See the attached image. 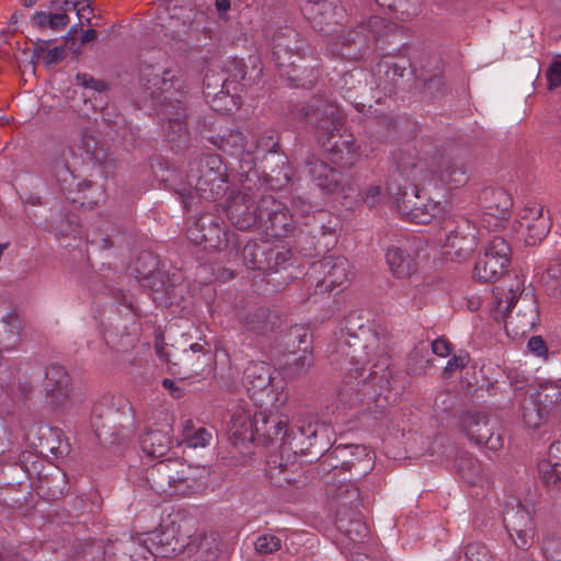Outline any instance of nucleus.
Here are the masks:
<instances>
[{"mask_svg": "<svg viewBox=\"0 0 561 561\" xmlns=\"http://www.w3.org/2000/svg\"><path fill=\"white\" fill-rule=\"evenodd\" d=\"M141 82L148 94L158 101L160 114L169 122L170 140L181 141L186 136L184 80L171 69L147 66L141 70Z\"/></svg>", "mask_w": 561, "mask_h": 561, "instance_id": "obj_1", "label": "nucleus"}, {"mask_svg": "<svg viewBox=\"0 0 561 561\" xmlns=\"http://www.w3.org/2000/svg\"><path fill=\"white\" fill-rule=\"evenodd\" d=\"M524 280L515 277L506 288H497L494 318L503 320L506 333L523 336L533 331L539 320L538 304L533 293L523 289Z\"/></svg>", "mask_w": 561, "mask_h": 561, "instance_id": "obj_2", "label": "nucleus"}, {"mask_svg": "<svg viewBox=\"0 0 561 561\" xmlns=\"http://www.w3.org/2000/svg\"><path fill=\"white\" fill-rule=\"evenodd\" d=\"M227 173L220 157L205 154L190 164L186 183L178 190L185 208L195 204V198L215 201L226 193Z\"/></svg>", "mask_w": 561, "mask_h": 561, "instance_id": "obj_3", "label": "nucleus"}, {"mask_svg": "<svg viewBox=\"0 0 561 561\" xmlns=\"http://www.w3.org/2000/svg\"><path fill=\"white\" fill-rule=\"evenodd\" d=\"M398 168L401 176L412 182L424 183L437 179L444 185L458 187L468 181L466 165L447 157H439L430 163L409 151L399 158Z\"/></svg>", "mask_w": 561, "mask_h": 561, "instance_id": "obj_4", "label": "nucleus"}, {"mask_svg": "<svg viewBox=\"0 0 561 561\" xmlns=\"http://www.w3.org/2000/svg\"><path fill=\"white\" fill-rule=\"evenodd\" d=\"M417 183L398 173L390 180L387 192L403 219L424 225L439 215L443 208L438 202L422 196Z\"/></svg>", "mask_w": 561, "mask_h": 561, "instance_id": "obj_5", "label": "nucleus"}, {"mask_svg": "<svg viewBox=\"0 0 561 561\" xmlns=\"http://www.w3.org/2000/svg\"><path fill=\"white\" fill-rule=\"evenodd\" d=\"M243 386L255 407H284L288 390L283 380L272 378V368L264 362H251L243 371Z\"/></svg>", "mask_w": 561, "mask_h": 561, "instance_id": "obj_6", "label": "nucleus"}, {"mask_svg": "<svg viewBox=\"0 0 561 561\" xmlns=\"http://www.w3.org/2000/svg\"><path fill=\"white\" fill-rule=\"evenodd\" d=\"M325 495L330 508L335 512L337 527L348 536L356 533L359 537L367 534V527L357 519L356 508L359 503V489L348 481L328 483Z\"/></svg>", "mask_w": 561, "mask_h": 561, "instance_id": "obj_7", "label": "nucleus"}, {"mask_svg": "<svg viewBox=\"0 0 561 561\" xmlns=\"http://www.w3.org/2000/svg\"><path fill=\"white\" fill-rule=\"evenodd\" d=\"M551 226L546 207L537 202H527L518 210L513 229L527 245H536L547 237Z\"/></svg>", "mask_w": 561, "mask_h": 561, "instance_id": "obj_8", "label": "nucleus"}, {"mask_svg": "<svg viewBox=\"0 0 561 561\" xmlns=\"http://www.w3.org/2000/svg\"><path fill=\"white\" fill-rule=\"evenodd\" d=\"M484 230L477 219H461L445 238L444 253L451 261L465 262L476 251Z\"/></svg>", "mask_w": 561, "mask_h": 561, "instance_id": "obj_9", "label": "nucleus"}, {"mask_svg": "<svg viewBox=\"0 0 561 561\" xmlns=\"http://www.w3.org/2000/svg\"><path fill=\"white\" fill-rule=\"evenodd\" d=\"M479 202L482 214L476 219L486 231L499 230L511 217L513 199L503 188L486 187L482 190Z\"/></svg>", "mask_w": 561, "mask_h": 561, "instance_id": "obj_10", "label": "nucleus"}, {"mask_svg": "<svg viewBox=\"0 0 561 561\" xmlns=\"http://www.w3.org/2000/svg\"><path fill=\"white\" fill-rule=\"evenodd\" d=\"M510 256L508 242L501 237H494L477 260L472 272L473 278L482 283L500 279L510 263Z\"/></svg>", "mask_w": 561, "mask_h": 561, "instance_id": "obj_11", "label": "nucleus"}, {"mask_svg": "<svg viewBox=\"0 0 561 561\" xmlns=\"http://www.w3.org/2000/svg\"><path fill=\"white\" fill-rule=\"evenodd\" d=\"M158 261L150 253H142L138 257L136 272L141 279L149 280L152 289V299L158 304H172L175 301L178 285L175 284V275L171 280L167 275L157 271Z\"/></svg>", "mask_w": 561, "mask_h": 561, "instance_id": "obj_12", "label": "nucleus"}, {"mask_svg": "<svg viewBox=\"0 0 561 561\" xmlns=\"http://www.w3.org/2000/svg\"><path fill=\"white\" fill-rule=\"evenodd\" d=\"M460 422L462 431L471 442L485 445L491 450L502 448L503 435L494 419L485 414L469 412L463 414Z\"/></svg>", "mask_w": 561, "mask_h": 561, "instance_id": "obj_13", "label": "nucleus"}, {"mask_svg": "<svg viewBox=\"0 0 561 561\" xmlns=\"http://www.w3.org/2000/svg\"><path fill=\"white\" fill-rule=\"evenodd\" d=\"M294 215L273 196L260 199V227L273 238L287 236L294 227Z\"/></svg>", "mask_w": 561, "mask_h": 561, "instance_id": "obj_14", "label": "nucleus"}, {"mask_svg": "<svg viewBox=\"0 0 561 561\" xmlns=\"http://www.w3.org/2000/svg\"><path fill=\"white\" fill-rule=\"evenodd\" d=\"M187 238L205 250H219L228 243V233L222 220L211 214L201 216L187 229Z\"/></svg>", "mask_w": 561, "mask_h": 561, "instance_id": "obj_15", "label": "nucleus"}, {"mask_svg": "<svg viewBox=\"0 0 561 561\" xmlns=\"http://www.w3.org/2000/svg\"><path fill=\"white\" fill-rule=\"evenodd\" d=\"M46 401L57 412L70 411L75 401L71 397L70 377L59 365H50L45 374Z\"/></svg>", "mask_w": 561, "mask_h": 561, "instance_id": "obj_16", "label": "nucleus"}, {"mask_svg": "<svg viewBox=\"0 0 561 561\" xmlns=\"http://www.w3.org/2000/svg\"><path fill=\"white\" fill-rule=\"evenodd\" d=\"M378 337L374 333L367 332L366 328H360L356 334H347L346 337L336 343V352L340 353L345 360L355 366L356 373L364 370L358 366H363L370 360L368 348H378Z\"/></svg>", "mask_w": 561, "mask_h": 561, "instance_id": "obj_17", "label": "nucleus"}, {"mask_svg": "<svg viewBox=\"0 0 561 561\" xmlns=\"http://www.w3.org/2000/svg\"><path fill=\"white\" fill-rule=\"evenodd\" d=\"M307 122L313 126L319 140L328 142L345 130L339 108L321 101L311 107L306 115Z\"/></svg>", "mask_w": 561, "mask_h": 561, "instance_id": "obj_18", "label": "nucleus"}, {"mask_svg": "<svg viewBox=\"0 0 561 561\" xmlns=\"http://www.w3.org/2000/svg\"><path fill=\"white\" fill-rule=\"evenodd\" d=\"M283 407H256V421L254 423L257 440L270 443L282 439L289 443L287 415L280 413Z\"/></svg>", "mask_w": 561, "mask_h": 561, "instance_id": "obj_19", "label": "nucleus"}, {"mask_svg": "<svg viewBox=\"0 0 561 561\" xmlns=\"http://www.w3.org/2000/svg\"><path fill=\"white\" fill-rule=\"evenodd\" d=\"M312 271L321 276L317 287L325 291L345 287L352 277L350 263L344 256H325L312 265Z\"/></svg>", "mask_w": 561, "mask_h": 561, "instance_id": "obj_20", "label": "nucleus"}, {"mask_svg": "<svg viewBox=\"0 0 561 561\" xmlns=\"http://www.w3.org/2000/svg\"><path fill=\"white\" fill-rule=\"evenodd\" d=\"M54 4L56 8H59L60 11L55 13L37 11L31 16L32 25L39 30L49 28L53 31H60L70 22L68 12L76 11L79 19H82L84 16V12H90L91 10L89 3L83 4L78 0H55Z\"/></svg>", "mask_w": 561, "mask_h": 561, "instance_id": "obj_21", "label": "nucleus"}, {"mask_svg": "<svg viewBox=\"0 0 561 561\" xmlns=\"http://www.w3.org/2000/svg\"><path fill=\"white\" fill-rule=\"evenodd\" d=\"M184 528L185 524L176 525L171 523L149 534L147 541H149L153 554L161 558H170L183 552L186 540L185 535L182 534Z\"/></svg>", "mask_w": 561, "mask_h": 561, "instance_id": "obj_22", "label": "nucleus"}, {"mask_svg": "<svg viewBox=\"0 0 561 561\" xmlns=\"http://www.w3.org/2000/svg\"><path fill=\"white\" fill-rule=\"evenodd\" d=\"M226 211L231 224L239 230H248L260 225V203L255 204L252 197L245 193L232 195L228 201Z\"/></svg>", "mask_w": 561, "mask_h": 561, "instance_id": "obj_23", "label": "nucleus"}, {"mask_svg": "<svg viewBox=\"0 0 561 561\" xmlns=\"http://www.w3.org/2000/svg\"><path fill=\"white\" fill-rule=\"evenodd\" d=\"M506 531L518 549H528L534 541L533 520L529 512L522 507H513L504 515Z\"/></svg>", "mask_w": 561, "mask_h": 561, "instance_id": "obj_24", "label": "nucleus"}, {"mask_svg": "<svg viewBox=\"0 0 561 561\" xmlns=\"http://www.w3.org/2000/svg\"><path fill=\"white\" fill-rule=\"evenodd\" d=\"M308 173L316 185L325 193H339L343 197L350 195V187L343 183L340 171L329 165L325 161L312 157L307 162Z\"/></svg>", "mask_w": 561, "mask_h": 561, "instance_id": "obj_25", "label": "nucleus"}, {"mask_svg": "<svg viewBox=\"0 0 561 561\" xmlns=\"http://www.w3.org/2000/svg\"><path fill=\"white\" fill-rule=\"evenodd\" d=\"M329 158L333 163L345 168L355 165L360 159V147L356 144L354 136L346 129L335 136L333 140L323 142Z\"/></svg>", "mask_w": 561, "mask_h": 561, "instance_id": "obj_26", "label": "nucleus"}, {"mask_svg": "<svg viewBox=\"0 0 561 561\" xmlns=\"http://www.w3.org/2000/svg\"><path fill=\"white\" fill-rule=\"evenodd\" d=\"M388 383L387 376H377L376 371H373L368 375V377H364L358 380L357 377H351L348 380H345L341 388L339 389L337 397L339 400L343 404H354L359 401H363L367 398L368 391L367 388L378 383L379 388H382V383Z\"/></svg>", "mask_w": 561, "mask_h": 561, "instance_id": "obj_27", "label": "nucleus"}, {"mask_svg": "<svg viewBox=\"0 0 561 561\" xmlns=\"http://www.w3.org/2000/svg\"><path fill=\"white\" fill-rule=\"evenodd\" d=\"M183 553L193 561H214L219 551L218 536L215 533L185 535Z\"/></svg>", "mask_w": 561, "mask_h": 561, "instance_id": "obj_28", "label": "nucleus"}, {"mask_svg": "<svg viewBox=\"0 0 561 561\" xmlns=\"http://www.w3.org/2000/svg\"><path fill=\"white\" fill-rule=\"evenodd\" d=\"M350 450L351 459L342 461L341 467L336 465H330L331 471L334 476H339L342 470H354L352 476L359 478L367 474L373 468L375 462L374 453L366 446H352L341 449V453ZM340 451L339 448L334 453Z\"/></svg>", "mask_w": 561, "mask_h": 561, "instance_id": "obj_29", "label": "nucleus"}, {"mask_svg": "<svg viewBox=\"0 0 561 561\" xmlns=\"http://www.w3.org/2000/svg\"><path fill=\"white\" fill-rule=\"evenodd\" d=\"M386 260L390 272L399 279L412 277L417 270L415 257L400 247L389 248L386 253Z\"/></svg>", "mask_w": 561, "mask_h": 561, "instance_id": "obj_30", "label": "nucleus"}, {"mask_svg": "<svg viewBox=\"0 0 561 561\" xmlns=\"http://www.w3.org/2000/svg\"><path fill=\"white\" fill-rule=\"evenodd\" d=\"M242 323L243 328L254 335H267L274 331L277 316L271 312L270 309L260 307L250 310L244 316Z\"/></svg>", "mask_w": 561, "mask_h": 561, "instance_id": "obj_31", "label": "nucleus"}, {"mask_svg": "<svg viewBox=\"0 0 561 561\" xmlns=\"http://www.w3.org/2000/svg\"><path fill=\"white\" fill-rule=\"evenodd\" d=\"M171 445L172 438L169 431L151 430L140 438L142 451L150 457H165L171 449Z\"/></svg>", "mask_w": 561, "mask_h": 561, "instance_id": "obj_32", "label": "nucleus"}, {"mask_svg": "<svg viewBox=\"0 0 561 561\" xmlns=\"http://www.w3.org/2000/svg\"><path fill=\"white\" fill-rule=\"evenodd\" d=\"M274 251H267L264 244L249 242L243 248V260L248 267L262 272L276 270V263H272Z\"/></svg>", "mask_w": 561, "mask_h": 561, "instance_id": "obj_33", "label": "nucleus"}, {"mask_svg": "<svg viewBox=\"0 0 561 561\" xmlns=\"http://www.w3.org/2000/svg\"><path fill=\"white\" fill-rule=\"evenodd\" d=\"M455 467L461 478L470 484H479L485 480L481 463L468 453H462L456 458Z\"/></svg>", "mask_w": 561, "mask_h": 561, "instance_id": "obj_34", "label": "nucleus"}, {"mask_svg": "<svg viewBox=\"0 0 561 561\" xmlns=\"http://www.w3.org/2000/svg\"><path fill=\"white\" fill-rule=\"evenodd\" d=\"M153 556L147 538L130 539L121 546L117 561H152Z\"/></svg>", "mask_w": 561, "mask_h": 561, "instance_id": "obj_35", "label": "nucleus"}, {"mask_svg": "<svg viewBox=\"0 0 561 561\" xmlns=\"http://www.w3.org/2000/svg\"><path fill=\"white\" fill-rule=\"evenodd\" d=\"M2 331H0V347L3 351L13 350L20 341L21 320L11 311L1 319Z\"/></svg>", "mask_w": 561, "mask_h": 561, "instance_id": "obj_36", "label": "nucleus"}, {"mask_svg": "<svg viewBox=\"0 0 561 561\" xmlns=\"http://www.w3.org/2000/svg\"><path fill=\"white\" fill-rule=\"evenodd\" d=\"M148 482L151 489L160 495L172 496V486L170 480V459L160 461L148 473Z\"/></svg>", "mask_w": 561, "mask_h": 561, "instance_id": "obj_37", "label": "nucleus"}, {"mask_svg": "<svg viewBox=\"0 0 561 561\" xmlns=\"http://www.w3.org/2000/svg\"><path fill=\"white\" fill-rule=\"evenodd\" d=\"M297 430L299 434L306 438V442L301 443V451L305 450V445L306 448H309L317 443L318 438L328 437L329 432V427L325 423L312 419L300 420Z\"/></svg>", "mask_w": 561, "mask_h": 561, "instance_id": "obj_38", "label": "nucleus"}, {"mask_svg": "<svg viewBox=\"0 0 561 561\" xmlns=\"http://www.w3.org/2000/svg\"><path fill=\"white\" fill-rule=\"evenodd\" d=\"M218 146L222 151L240 159H244L252 152L251 148H248L244 135L239 130L222 135Z\"/></svg>", "mask_w": 561, "mask_h": 561, "instance_id": "obj_39", "label": "nucleus"}, {"mask_svg": "<svg viewBox=\"0 0 561 561\" xmlns=\"http://www.w3.org/2000/svg\"><path fill=\"white\" fill-rule=\"evenodd\" d=\"M255 421L256 411L252 416L247 412L234 413L231 417L233 435L242 439L254 442L257 439L256 430L254 426Z\"/></svg>", "mask_w": 561, "mask_h": 561, "instance_id": "obj_40", "label": "nucleus"}, {"mask_svg": "<svg viewBox=\"0 0 561 561\" xmlns=\"http://www.w3.org/2000/svg\"><path fill=\"white\" fill-rule=\"evenodd\" d=\"M213 435L204 427L194 428L191 420L185 421L183 426V444L188 448H204L209 445Z\"/></svg>", "mask_w": 561, "mask_h": 561, "instance_id": "obj_41", "label": "nucleus"}, {"mask_svg": "<svg viewBox=\"0 0 561 561\" xmlns=\"http://www.w3.org/2000/svg\"><path fill=\"white\" fill-rule=\"evenodd\" d=\"M302 11L309 20L321 23L333 15L334 5L328 0H308Z\"/></svg>", "mask_w": 561, "mask_h": 561, "instance_id": "obj_42", "label": "nucleus"}, {"mask_svg": "<svg viewBox=\"0 0 561 561\" xmlns=\"http://www.w3.org/2000/svg\"><path fill=\"white\" fill-rule=\"evenodd\" d=\"M291 37L295 38L296 34L291 30H287L286 33H282L278 35L273 44V55L277 61L279 67L285 66V60H283L286 55L289 57L293 55L295 49H298V46L291 47L289 44L291 43Z\"/></svg>", "mask_w": 561, "mask_h": 561, "instance_id": "obj_43", "label": "nucleus"}, {"mask_svg": "<svg viewBox=\"0 0 561 561\" xmlns=\"http://www.w3.org/2000/svg\"><path fill=\"white\" fill-rule=\"evenodd\" d=\"M311 366L312 356L307 347L304 348L300 355L287 359L285 365L287 374L291 377H299L305 375Z\"/></svg>", "mask_w": 561, "mask_h": 561, "instance_id": "obj_44", "label": "nucleus"}, {"mask_svg": "<svg viewBox=\"0 0 561 561\" xmlns=\"http://www.w3.org/2000/svg\"><path fill=\"white\" fill-rule=\"evenodd\" d=\"M535 400L538 401L545 410H548L553 407V404L561 401V389L558 385L552 382L543 383L537 391Z\"/></svg>", "mask_w": 561, "mask_h": 561, "instance_id": "obj_45", "label": "nucleus"}, {"mask_svg": "<svg viewBox=\"0 0 561 561\" xmlns=\"http://www.w3.org/2000/svg\"><path fill=\"white\" fill-rule=\"evenodd\" d=\"M267 473L272 483L279 488H283L295 481V478L288 472L287 465L283 462L276 465V460L268 461Z\"/></svg>", "mask_w": 561, "mask_h": 561, "instance_id": "obj_46", "label": "nucleus"}, {"mask_svg": "<svg viewBox=\"0 0 561 561\" xmlns=\"http://www.w3.org/2000/svg\"><path fill=\"white\" fill-rule=\"evenodd\" d=\"M554 252L545 277L546 285L551 289L561 288V245L557 247Z\"/></svg>", "mask_w": 561, "mask_h": 561, "instance_id": "obj_47", "label": "nucleus"}, {"mask_svg": "<svg viewBox=\"0 0 561 561\" xmlns=\"http://www.w3.org/2000/svg\"><path fill=\"white\" fill-rule=\"evenodd\" d=\"M170 477H172V480H170L172 495L183 492L184 488L187 485V476L184 466L176 460H170Z\"/></svg>", "mask_w": 561, "mask_h": 561, "instance_id": "obj_48", "label": "nucleus"}, {"mask_svg": "<svg viewBox=\"0 0 561 561\" xmlns=\"http://www.w3.org/2000/svg\"><path fill=\"white\" fill-rule=\"evenodd\" d=\"M282 548V540L273 534H264L256 538L254 549L259 554L265 556L278 551Z\"/></svg>", "mask_w": 561, "mask_h": 561, "instance_id": "obj_49", "label": "nucleus"}, {"mask_svg": "<svg viewBox=\"0 0 561 561\" xmlns=\"http://www.w3.org/2000/svg\"><path fill=\"white\" fill-rule=\"evenodd\" d=\"M560 476L561 468L559 466H554L549 456L547 460H542L539 463V477L545 484H556L560 480Z\"/></svg>", "mask_w": 561, "mask_h": 561, "instance_id": "obj_50", "label": "nucleus"}, {"mask_svg": "<svg viewBox=\"0 0 561 561\" xmlns=\"http://www.w3.org/2000/svg\"><path fill=\"white\" fill-rule=\"evenodd\" d=\"M34 54L37 59H42L46 67H53L57 65L65 57L64 47H54L49 50H45L42 45L36 46Z\"/></svg>", "mask_w": 561, "mask_h": 561, "instance_id": "obj_51", "label": "nucleus"}, {"mask_svg": "<svg viewBox=\"0 0 561 561\" xmlns=\"http://www.w3.org/2000/svg\"><path fill=\"white\" fill-rule=\"evenodd\" d=\"M101 405L96 404L92 411L91 424L94 427L95 435L98 438L104 443H113V440H108L106 435L108 434L110 427L105 422H102L103 415L100 412Z\"/></svg>", "mask_w": 561, "mask_h": 561, "instance_id": "obj_52", "label": "nucleus"}, {"mask_svg": "<svg viewBox=\"0 0 561 561\" xmlns=\"http://www.w3.org/2000/svg\"><path fill=\"white\" fill-rule=\"evenodd\" d=\"M546 411L542 405L530 402V407H524L523 420L528 427L536 428L542 420V412Z\"/></svg>", "mask_w": 561, "mask_h": 561, "instance_id": "obj_53", "label": "nucleus"}, {"mask_svg": "<svg viewBox=\"0 0 561 561\" xmlns=\"http://www.w3.org/2000/svg\"><path fill=\"white\" fill-rule=\"evenodd\" d=\"M548 88L553 90L561 85V54L557 55L546 71Z\"/></svg>", "mask_w": 561, "mask_h": 561, "instance_id": "obj_54", "label": "nucleus"}, {"mask_svg": "<svg viewBox=\"0 0 561 561\" xmlns=\"http://www.w3.org/2000/svg\"><path fill=\"white\" fill-rule=\"evenodd\" d=\"M542 552L549 561H561V539L556 537L545 538Z\"/></svg>", "mask_w": 561, "mask_h": 561, "instance_id": "obj_55", "label": "nucleus"}, {"mask_svg": "<svg viewBox=\"0 0 561 561\" xmlns=\"http://www.w3.org/2000/svg\"><path fill=\"white\" fill-rule=\"evenodd\" d=\"M463 561H490L489 550L481 543L468 545Z\"/></svg>", "mask_w": 561, "mask_h": 561, "instance_id": "obj_56", "label": "nucleus"}, {"mask_svg": "<svg viewBox=\"0 0 561 561\" xmlns=\"http://www.w3.org/2000/svg\"><path fill=\"white\" fill-rule=\"evenodd\" d=\"M364 203H366L368 206L373 207L379 204L381 199V187L377 184H370L367 186V188L363 192L362 196Z\"/></svg>", "mask_w": 561, "mask_h": 561, "instance_id": "obj_57", "label": "nucleus"}, {"mask_svg": "<svg viewBox=\"0 0 561 561\" xmlns=\"http://www.w3.org/2000/svg\"><path fill=\"white\" fill-rule=\"evenodd\" d=\"M312 210V206L307 201L298 197L294 198L291 202V215H294V219L296 217H306Z\"/></svg>", "mask_w": 561, "mask_h": 561, "instance_id": "obj_58", "label": "nucleus"}, {"mask_svg": "<svg viewBox=\"0 0 561 561\" xmlns=\"http://www.w3.org/2000/svg\"><path fill=\"white\" fill-rule=\"evenodd\" d=\"M469 356L467 353H460L458 355H454L446 364L445 373L451 374L456 370H459L468 364Z\"/></svg>", "mask_w": 561, "mask_h": 561, "instance_id": "obj_59", "label": "nucleus"}, {"mask_svg": "<svg viewBox=\"0 0 561 561\" xmlns=\"http://www.w3.org/2000/svg\"><path fill=\"white\" fill-rule=\"evenodd\" d=\"M77 81L87 89L101 92L106 89V84L102 81L95 80L87 73H78Z\"/></svg>", "mask_w": 561, "mask_h": 561, "instance_id": "obj_60", "label": "nucleus"}, {"mask_svg": "<svg viewBox=\"0 0 561 561\" xmlns=\"http://www.w3.org/2000/svg\"><path fill=\"white\" fill-rule=\"evenodd\" d=\"M432 351L439 357H447L453 352V345L447 339L438 337L433 341Z\"/></svg>", "mask_w": 561, "mask_h": 561, "instance_id": "obj_61", "label": "nucleus"}, {"mask_svg": "<svg viewBox=\"0 0 561 561\" xmlns=\"http://www.w3.org/2000/svg\"><path fill=\"white\" fill-rule=\"evenodd\" d=\"M528 350L538 357H546L548 353V348L546 345V342L542 340L541 336L536 335L530 337L528 341Z\"/></svg>", "mask_w": 561, "mask_h": 561, "instance_id": "obj_62", "label": "nucleus"}, {"mask_svg": "<svg viewBox=\"0 0 561 561\" xmlns=\"http://www.w3.org/2000/svg\"><path fill=\"white\" fill-rule=\"evenodd\" d=\"M56 176H57V180L61 183L64 188H69L71 186L73 176L67 165H57L56 167Z\"/></svg>", "mask_w": 561, "mask_h": 561, "instance_id": "obj_63", "label": "nucleus"}, {"mask_svg": "<svg viewBox=\"0 0 561 561\" xmlns=\"http://www.w3.org/2000/svg\"><path fill=\"white\" fill-rule=\"evenodd\" d=\"M548 456L553 461L554 466H559L561 468V442L551 444Z\"/></svg>", "mask_w": 561, "mask_h": 561, "instance_id": "obj_64", "label": "nucleus"}]
</instances>
